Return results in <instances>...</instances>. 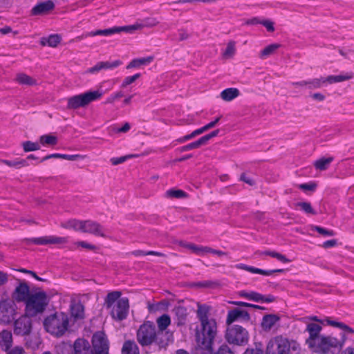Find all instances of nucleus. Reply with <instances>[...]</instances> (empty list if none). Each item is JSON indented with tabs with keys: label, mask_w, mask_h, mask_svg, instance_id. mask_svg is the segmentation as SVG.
<instances>
[{
	"label": "nucleus",
	"mask_w": 354,
	"mask_h": 354,
	"mask_svg": "<svg viewBox=\"0 0 354 354\" xmlns=\"http://www.w3.org/2000/svg\"><path fill=\"white\" fill-rule=\"evenodd\" d=\"M145 27V25L142 24L136 23L133 25L129 26H120V27H113L104 30H98L96 31H92L90 32H88L86 36H96V35H110L115 33H118L122 31L127 32H133L134 30H140Z\"/></svg>",
	"instance_id": "9d476101"
},
{
	"label": "nucleus",
	"mask_w": 354,
	"mask_h": 354,
	"mask_svg": "<svg viewBox=\"0 0 354 354\" xmlns=\"http://www.w3.org/2000/svg\"><path fill=\"white\" fill-rule=\"evenodd\" d=\"M322 325L316 323H309L306 326V331L308 332V337L306 339V344L313 353L329 354L335 350L342 349L344 341L330 335H322Z\"/></svg>",
	"instance_id": "f03ea898"
},
{
	"label": "nucleus",
	"mask_w": 354,
	"mask_h": 354,
	"mask_svg": "<svg viewBox=\"0 0 354 354\" xmlns=\"http://www.w3.org/2000/svg\"><path fill=\"white\" fill-rule=\"evenodd\" d=\"M207 252L212 253L214 254H216L219 257L224 256V255L227 254L226 252H223L221 250H214L209 247H204L203 253H207Z\"/></svg>",
	"instance_id": "6e6d98bb"
},
{
	"label": "nucleus",
	"mask_w": 354,
	"mask_h": 354,
	"mask_svg": "<svg viewBox=\"0 0 354 354\" xmlns=\"http://www.w3.org/2000/svg\"><path fill=\"white\" fill-rule=\"evenodd\" d=\"M326 321L327 322V324L329 326L343 329V330H344L345 331H346V332H348L349 333H354V330L352 328H351L348 326H347L345 324H344L343 322H335V321L330 320L328 318L326 319Z\"/></svg>",
	"instance_id": "79ce46f5"
},
{
	"label": "nucleus",
	"mask_w": 354,
	"mask_h": 354,
	"mask_svg": "<svg viewBox=\"0 0 354 354\" xmlns=\"http://www.w3.org/2000/svg\"><path fill=\"white\" fill-rule=\"evenodd\" d=\"M225 339L230 344L242 346L248 342L249 335L243 327L239 325H233L227 328Z\"/></svg>",
	"instance_id": "6e6552de"
},
{
	"label": "nucleus",
	"mask_w": 354,
	"mask_h": 354,
	"mask_svg": "<svg viewBox=\"0 0 354 354\" xmlns=\"http://www.w3.org/2000/svg\"><path fill=\"white\" fill-rule=\"evenodd\" d=\"M239 91L236 88H228L221 93V97L226 102H230L239 95Z\"/></svg>",
	"instance_id": "c756f323"
},
{
	"label": "nucleus",
	"mask_w": 354,
	"mask_h": 354,
	"mask_svg": "<svg viewBox=\"0 0 354 354\" xmlns=\"http://www.w3.org/2000/svg\"><path fill=\"white\" fill-rule=\"evenodd\" d=\"M136 337L138 343L142 346L156 344L160 347H165L168 345V339H163L156 330L155 326L151 322L147 321L140 326Z\"/></svg>",
	"instance_id": "7ed1b4c3"
},
{
	"label": "nucleus",
	"mask_w": 354,
	"mask_h": 354,
	"mask_svg": "<svg viewBox=\"0 0 354 354\" xmlns=\"http://www.w3.org/2000/svg\"><path fill=\"white\" fill-rule=\"evenodd\" d=\"M127 159V156H121L118 158H112L111 159V162L113 165H117L124 162Z\"/></svg>",
	"instance_id": "69168bd1"
},
{
	"label": "nucleus",
	"mask_w": 354,
	"mask_h": 354,
	"mask_svg": "<svg viewBox=\"0 0 354 354\" xmlns=\"http://www.w3.org/2000/svg\"><path fill=\"white\" fill-rule=\"evenodd\" d=\"M326 321L327 322V324L329 326L343 329V330H344L345 331H346V332H348L349 333H354V330L352 328H351L348 326H347L345 324H344L343 322H335V321L330 320L328 318L326 319Z\"/></svg>",
	"instance_id": "a19ab883"
},
{
	"label": "nucleus",
	"mask_w": 354,
	"mask_h": 354,
	"mask_svg": "<svg viewBox=\"0 0 354 354\" xmlns=\"http://www.w3.org/2000/svg\"><path fill=\"white\" fill-rule=\"evenodd\" d=\"M92 348L95 354H109V342L102 331H97L93 335Z\"/></svg>",
	"instance_id": "9b49d317"
},
{
	"label": "nucleus",
	"mask_w": 354,
	"mask_h": 354,
	"mask_svg": "<svg viewBox=\"0 0 354 354\" xmlns=\"http://www.w3.org/2000/svg\"><path fill=\"white\" fill-rule=\"evenodd\" d=\"M241 180L243 181L244 183H247L249 185H254L255 184V181L252 178L248 176L246 174L243 173L241 174L240 177Z\"/></svg>",
	"instance_id": "bf43d9fd"
},
{
	"label": "nucleus",
	"mask_w": 354,
	"mask_h": 354,
	"mask_svg": "<svg viewBox=\"0 0 354 354\" xmlns=\"http://www.w3.org/2000/svg\"><path fill=\"white\" fill-rule=\"evenodd\" d=\"M262 298L263 295L254 291H250V295L248 297L249 300L254 301L256 302H260Z\"/></svg>",
	"instance_id": "864d4df0"
},
{
	"label": "nucleus",
	"mask_w": 354,
	"mask_h": 354,
	"mask_svg": "<svg viewBox=\"0 0 354 354\" xmlns=\"http://www.w3.org/2000/svg\"><path fill=\"white\" fill-rule=\"evenodd\" d=\"M32 242L36 245L64 244L68 242L66 237H58L55 236H46L32 239Z\"/></svg>",
	"instance_id": "f3484780"
},
{
	"label": "nucleus",
	"mask_w": 354,
	"mask_h": 354,
	"mask_svg": "<svg viewBox=\"0 0 354 354\" xmlns=\"http://www.w3.org/2000/svg\"><path fill=\"white\" fill-rule=\"evenodd\" d=\"M73 315L77 317H82L83 316V306L80 304L75 305L73 308Z\"/></svg>",
	"instance_id": "603ef678"
},
{
	"label": "nucleus",
	"mask_w": 354,
	"mask_h": 354,
	"mask_svg": "<svg viewBox=\"0 0 354 354\" xmlns=\"http://www.w3.org/2000/svg\"><path fill=\"white\" fill-rule=\"evenodd\" d=\"M179 41H184L189 37V35L185 29L178 30Z\"/></svg>",
	"instance_id": "0e129e2a"
},
{
	"label": "nucleus",
	"mask_w": 354,
	"mask_h": 354,
	"mask_svg": "<svg viewBox=\"0 0 354 354\" xmlns=\"http://www.w3.org/2000/svg\"><path fill=\"white\" fill-rule=\"evenodd\" d=\"M243 354H263V352L260 348H247Z\"/></svg>",
	"instance_id": "774afa93"
},
{
	"label": "nucleus",
	"mask_w": 354,
	"mask_h": 354,
	"mask_svg": "<svg viewBox=\"0 0 354 354\" xmlns=\"http://www.w3.org/2000/svg\"><path fill=\"white\" fill-rule=\"evenodd\" d=\"M61 41V38L58 35H51L48 37H43L41 39L42 46H48L50 47H56Z\"/></svg>",
	"instance_id": "2f4dec72"
},
{
	"label": "nucleus",
	"mask_w": 354,
	"mask_h": 354,
	"mask_svg": "<svg viewBox=\"0 0 354 354\" xmlns=\"http://www.w3.org/2000/svg\"><path fill=\"white\" fill-rule=\"evenodd\" d=\"M216 354H234V353L230 350V348L227 345H222Z\"/></svg>",
	"instance_id": "680f3d73"
},
{
	"label": "nucleus",
	"mask_w": 354,
	"mask_h": 354,
	"mask_svg": "<svg viewBox=\"0 0 354 354\" xmlns=\"http://www.w3.org/2000/svg\"><path fill=\"white\" fill-rule=\"evenodd\" d=\"M298 345L295 342H290L288 338L281 335L272 337L267 344L266 354H290L291 351H296Z\"/></svg>",
	"instance_id": "423d86ee"
},
{
	"label": "nucleus",
	"mask_w": 354,
	"mask_h": 354,
	"mask_svg": "<svg viewBox=\"0 0 354 354\" xmlns=\"http://www.w3.org/2000/svg\"><path fill=\"white\" fill-rule=\"evenodd\" d=\"M299 188L304 191H314L316 188L315 183H304L299 185Z\"/></svg>",
	"instance_id": "13d9d810"
},
{
	"label": "nucleus",
	"mask_w": 354,
	"mask_h": 354,
	"mask_svg": "<svg viewBox=\"0 0 354 354\" xmlns=\"http://www.w3.org/2000/svg\"><path fill=\"white\" fill-rule=\"evenodd\" d=\"M297 206L299 207L306 214H311L315 215L317 213L312 207L311 205L308 202H299L297 203Z\"/></svg>",
	"instance_id": "a18cd8bd"
},
{
	"label": "nucleus",
	"mask_w": 354,
	"mask_h": 354,
	"mask_svg": "<svg viewBox=\"0 0 354 354\" xmlns=\"http://www.w3.org/2000/svg\"><path fill=\"white\" fill-rule=\"evenodd\" d=\"M260 254H265L270 256L273 258H276L279 261H280L282 263H289L290 260L286 257V256L281 254V253L277 252L275 251H270V250H266L263 252H261Z\"/></svg>",
	"instance_id": "ea45409f"
},
{
	"label": "nucleus",
	"mask_w": 354,
	"mask_h": 354,
	"mask_svg": "<svg viewBox=\"0 0 354 354\" xmlns=\"http://www.w3.org/2000/svg\"><path fill=\"white\" fill-rule=\"evenodd\" d=\"M32 316L25 315L20 317L15 322L14 332L17 335H28L32 329V322L30 319Z\"/></svg>",
	"instance_id": "4468645a"
},
{
	"label": "nucleus",
	"mask_w": 354,
	"mask_h": 354,
	"mask_svg": "<svg viewBox=\"0 0 354 354\" xmlns=\"http://www.w3.org/2000/svg\"><path fill=\"white\" fill-rule=\"evenodd\" d=\"M39 142L43 145H55L57 143L56 136L52 135H43L39 138Z\"/></svg>",
	"instance_id": "58836bf2"
},
{
	"label": "nucleus",
	"mask_w": 354,
	"mask_h": 354,
	"mask_svg": "<svg viewBox=\"0 0 354 354\" xmlns=\"http://www.w3.org/2000/svg\"><path fill=\"white\" fill-rule=\"evenodd\" d=\"M140 77V73H136L132 76H128V77H126L122 83V85L121 86L124 88L126 86H127L128 85L132 84L133 82H134L137 79H138L139 77Z\"/></svg>",
	"instance_id": "de8ad7c7"
},
{
	"label": "nucleus",
	"mask_w": 354,
	"mask_h": 354,
	"mask_svg": "<svg viewBox=\"0 0 354 354\" xmlns=\"http://www.w3.org/2000/svg\"><path fill=\"white\" fill-rule=\"evenodd\" d=\"M353 77V73H346L344 75H329L326 77H324L325 84H332L334 83L342 82L344 81L349 80Z\"/></svg>",
	"instance_id": "a878e982"
},
{
	"label": "nucleus",
	"mask_w": 354,
	"mask_h": 354,
	"mask_svg": "<svg viewBox=\"0 0 354 354\" xmlns=\"http://www.w3.org/2000/svg\"><path fill=\"white\" fill-rule=\"evenodd\" d=\"M49 304V298L46 292L39 290L32 292L25 303V312L26 315L35 317L44 312Z\"/></svg>",
	"instance_id": "39448f33"
},
{
	"label": "nucleus",
	"mask_w": 354,
	"mask_h": 354,
	"mask_svg": "<svg viewBox=\"0 0 354 354\" xmlns=\"http://www.w3.org/2000/svg\"><path fill=\"white\" fill-rule=\"evenodd\" d=\"M179 245L187 248L190 250L192 252L196 254H201L203 253L204 247L201 245H197L194 243H186L184 241H179L178 242Z\"/></svg>",
	"instance_id": "e433bc0d"
},
{
	"label": "nucleus",
	"mask_w": 354,
	"mask_h": 354,
	"mask_svg": "<svg viewBox=\"0 0 354 354\" xmlns=\"http://www.w3.org/2000/svg\"><path fill=\"white\" fill-rule=\"evenodd\" d=\"M124 96V93L122 91H118L115 93L111 94L106 101V103L108 104H112L117 99L120 98Z\"/></svg>",
	"instance_id": "3c124183"
},
{
	"label": "nucleus",
	"mask_w": 354,
	"mask_h": 354,
	"mask_svg": "<svg viewBox=\"0 0 354 354\" xmlns=\"http://www.w3.org/2000/svg\"><path fill=\"white\" fill-rule=\"evenodd\" d=\"M307 89H318L324 86L325 84L324 77L307 80Z\"/></svg>",
	"instance_id": "473e14b6"
},
{
	"label": "nucleus",
	"mask_w": 354,
	"mask_h": 354,
	"mask_svg": "<svg viewBox=\"0 0 354 354\" xmlns=\"http://www.w3.org/2000/svg\"><path fill=\"white\" fill-rule=\"evenodd\" d=\"M268 32H273L274 30V23L270 20H262L261 22Z\"/></svg>",
	"instance_id": "052dcab7"
},
{
	"label": "nucleus",
	"mask_w": 354,
	"mask_h": 354,
	"mask_svg": "<svg viewBox=\"0 0 354 354\" xmlns=\"http://www.w3.org/2000/svg\"><path fill=\"white\" fill-rule=\"evenodd\" d=\"M23 149L25 152L34 151L40 149V145L37 142L26 141L22 143Z\"/></svg>",
	"instance_id": "c03bdc74"
},
{
	"label": "nucleus",
	"mask_w": 354,
	"mask_h": 354,
	"mask_svg": "<svg viewBox=\"0 0 354 354\" xmlns=\"http://www.w3.org/2000/svg\"><path fill=\"white\" fill-rule=\"evenodd\" d=\"M235 267L238 269L244 270L251 273L259 274L265 276H270L274 272H282L283 271L282 269L266 270L253 266H250L243 263L236 264Z\"/></svg>",
	"instance_id": "412c9836"
},
{
	"label": "nucleus",
	"mask_w": 354,
	"mask_h": 354,
	"mask_svg": "<svg viewBox=\"0 0 354 354\" xmlns=\"http://www.w3.org/2000/svg\"><path fill=\"white\" fill-rule=\"evenodd\" d=\"M6 354H25V350L23 347L17 346H15L12 349H9L8 351H6Z\"/></svg>",
	"instance_id": "4d7b16f0"
},
{
	"label": "nucleus",
	"mask_w": 354,
	"mask_h": 354,
	"mask_svg": "<svg viewBox=\"0 0 354 354\" xmlns=\"http://www.w3.org/2000/svg\"><path fill=\"white\" fill-rule=\"evenodd\" d=\"M30 287L28 283L24 281H20L18 286L15 288L12 292V299L17 302H24L30 296Z\"/></svg>",
	"instance_id": "2eb2a0df"
},
{
	"label": "nucleus",
	"mask_w": 354,
	"mask_h": 354,
	"mask_svg": "<svg viewBox=\"0 0 354 354\" xmlns=\"http://www.w3.org/2000/svg\"><path fill=\"white\" fill-rule=\"evenodd\" d=\"M165 196L167 198H182L186 196V193L180 189H171L165 192Z\"/></svg>",
	"instance_id": "37998d69"
},
{
	"label": "nucleus",
	"mask_w": 354,
	"mask_h": 354,
	"mask_svg": "<svg viewBox=\"0 0 354 354\" xmlns=\"http://www.w3.org/2000/svg\"><path fill=\"white\" fill-rule=\"evenodd\" d=\"M103 92L99 90L88 91L85 93L73 95L67 100V109H77L80 107H85L91 102L101 98Z\"/></svg>",
	"instance_id": "0eeeda50"
},
{
	"label": "nucleus",
	"mask_w": 354,
	"mask_h": 354,
	"mask_svg": "<svg viewBox=\"0 0 354 354\" xmlns=\"http://www.w3.org/2000/svg\"><path fill=\"white\" fill-rule=\"evenodd\" d=\"M129 308V299L127 297H122L118 302L111 307V317L118 321H122L127 317Z\"/></svg>",
	"instance_id": "f8f14e48"
},
{
	"label": "nucleus",
	"mask_w": 354,
	"mask_h": 354,
	"mask_svg": "<svg viewBox=\"0 0 354 354\" xmlns=\"http://www.w3.org/2000/svg\"><path fill=\"white\" fill-rule=\"evenodd\" d=\"M250 315L246 310L234 308L228 311L226 323L227 324H231L239 319L248 321L250 320Z\"/></svg>",
	"instance_id": "6ab92c4d"
},
{
	"label": "nucleus",
	"mask_w": 354,
	"mask_h": 354,
	"mask_svg": "<svg viewBox=\"0 0 354 354\" xmlns=\"http://www.w3.org/2000/svg\"><path fill=\"white\" fill-rule=\"evenodd\" d=\"M172 312L174 314V322L177 326H181L185 324L187 317V310L185 306H176Z\"/></svg>",
	"instance_id": "aec40b11"
},
{
	"label": "nucleus",
	"mask_w": 354,
	"mask_h": 354,
	"mask_svg": "<svg viewBox=\"0 0 354 354\" xmlns=\"http://www.w3.org/2000/svg\"><path fill=\"white\" fill-rule=\"evenodd\" d=\"M1 163L5 164L10 167H13L15 169H20L21 167H27L29 165L28 160L26 159L20 158H17L13 160L1 159L0 164Z\"/></svg>",
	"instance_id": "c85d7f7f"
},
{
	"label": "nucleus",
	"mask_w": 354,
	"mask_h": 354,
	"mask_svg": "<svg viewBox=\"0 0 354 354\" xmlns=\"http://www.w3.org/2000/svg\"><path fill=\"white\" fill-rule=\"evenodd\" d=\"M152 60H153L152 57H147L134 59L127 66V68L129 69V68H137L142 65H147V64L151 63L152 62Z\"/></svg>",
	"instance_id": "72a5a7b5"
},
{
	"label": "nucleus",
	"mask_w": 354,
	"mask_h": 354,
	"mask_svg": "<svg viewBox=\"0 0 354 354\" xmlns=\"http://www.w3.org/2000/svg\"><path fill=\"white\" fill-rule=\"evenodd\" d=\"M80 158H82V156L79 154L68 155V154H62V153H52V154L47 155L45 157H44L41 160L40 162L45 161L50 158H62V159H65V160H68L74 161Z\"/></svg>",
	"instance_id": "7c9ffc66"
},
{
	"label": "nucleus",
	"mask_w": 354,
	"mask_h": 354,
	"mask_svg": "<svg viewBox=\"0 0 354 354\" xmlns=\"http://www.w3.org/2000/svg\"><path fill=\"white\" fill-rule=\"evenodd\" d=\"M279 321V316H277L276 315H273V314L266 315L263 316V317L262 319L261 327L264 330L268 331Z\"/></svg>",
	"instance_id": "b1692460"
},
{
	"label": "nucleus",
	"mask_w": 354,
	"mask_h": 354,
	"mask_svg": "<svg viewBox=\"0 0 354 354\" xmlns=\"http://www.w3.org/2000/svg\"><path fill=\"white\" fill-rule=\"evenodd\" d=\"M16 80L20 84H24V85L32 86V85H35L37 84V82L35 80H34L31 77H30L24 73L18 74L17 75Z\"/></svg>",
	"instance_id": "4c0bfd02"
},
{
	"label": "nucleus",
	"mask_w": 354,
	"mask_h": 354,
	"mask_svg": "<svg viewBox=\"0 0 354 354\" xmlns=\"http://www.w3.org/2000/svg\"><path fill=\"white\" fill-rule=\"evenodd\" d=\"M12 345V333L7 330L0 332V351H8Z\"/></svg>",
	"instance_id": "4be33fe9"
},
{
	"label": "nucleus",
	"mask_w": 354,
	"mask_h": 354,
	"mask_svg": "<svg viewBox=\"0 0 354 354\" xmlns=\"http://www.w3.org/2000/svg\"><path fill=\"white\" fill-rule=\"evenodd\" d=\"M122 295V292L120 291H112L109 292L104 299V305L107 309L111 308V307L113 306L118 301L121 299L120 297Z\"/></svg>",
	"instance_id": "cd10ccee"
},
{
	"label": "nucleus",
	"mask_w": 354,
	"mask_h": 354,
	"mask_svg": "<svg viewBox=\"0 0 354 354\" xmlns=\"http://www.w3.org/2000/svg\"><path fill=\"white\" fill-rule=\"evenodd\" d=\"M122 354H140L139 348L133 340H127L124 342Z\"/></svg>",
	"instance_id": "bb28decb"
},
{
	"label": "nucleus",
	"mask_w": 354,
	"mask_h": 354,
	"mask_svg": "<svg viewBox=\"0 0 354 354\" xmlns=\"http://www.w3.org/2000/svg\"><path fill=\"white\" fill-rule=\"evenodd\" d=\"M280 47V44H272L267 46L264 48L260 53V58L265 59L270 55H272Z\"/></svg>",
	"instance_id": "c9c22d12"
},
{
	"label": "nucleus",
	"mask_w": 354,
	"mask_h": 354,
	"mask_svg": "<svg viewBox=\"0 0 354 354\" xmlns=\"http://www.w3.org/2000/svg\"><path fill=\"white\" fill-rule=\"evenodd\" d=\"M313 230L324 236H333L335 235L334 231L327 230L319 226H315Z\"/></svg>",
	"instance_id": "09e8293b"
},
{
	"label": "nucleus",
	"mask_w": 354,
	"mask_h": 354,
	"mask_svg": "<svg viewBox=\"0 0 354 354\" xmlns=\"http://www.w3.org/2000/svg\"><path fill=\"white\" fill-rule=\"evenodd\" d=\"M198 146L197 145L196 141H194L193 142H191L187 145L183 146L179 149V151L180 152H184L189 150H192L194 149H198Z\"/></svg>",
	"instance_id": "5fc2aeb1"
},
{
	"label": "nucleus",
	"mask_w": 354,
	"mask_h": 354,
	"mask_svg": "<svg viewBox=\"0 0 354 354\" xmlns=\"http://www.w3.org/2000/svg\"><path fill=\"white\" fill-rule=\"evenodd\" d=\"M104 231V227L99 223L91 220L85 221L83 229L84 233H90L95 236L105 237L106 235Z\"/></svg>",
	"instance_id": "dca6fc26"
},
{
	"label": "nucleus",
	"mask_w": 354,
	"mask_h": 354,
	"mask_svg": "<svg viewBox=\"0 0 354 354\" xmlns=\"http://www.w3.org/2000/svg\"><path fill=\"white\" fill-rule=\"evenodd\" d=\"M171 317L167 314H163L156 319V324L158 327V333L159 335L163 337V339H168V344L173 341V333L167 330L168 326L171 324Z\"/></svg>",
	"instance_id": "ddd939ff"
},
{
	"label": "nucleus",
	"mask_w": 354,
	"mask_h": 354,
	"mask_svg": "<svg viewBox=\"0 0 354 354\" xmlns=\"http://www.w3.org/2000/svg\"><path fill=\"white\" fill-rule=\"evenodd\" d=\"M68 317L64 313H55L44 320L46 330L57 337L62 336L68 327Z\"/></svg>",
	"instance_id": "20e7f679"
},
{
	"label": "nucleus",
	"mask_w": 354,
	"mask_h": 354,
	"mask_svg": "<svg viewBox=\"0 0 354 354\" xmlns=\"http://www.w3.org/2000/svg\"><path fill=\"white\" fill-rule=\"evenodd\" d=\"M74 354H95L88 340L78 338L73 344Z\"/></svg>",
	"instance_id": "a211bd4d"
},
{
	"label": "nucleus",
	"mask_w": 354,
	"mask_h": 354,
	"mask_svg": "<svg viewBox=\"0 0 354 354\" xmlns=\"http://www.w3.org/2000/svg\"><path fill=\"white\" fill-rule=\"evenodd\" d=\"M16 304L10 299H3L0 301V322L10 323L15 318Z\"/></svg>",
	"instance_id": "1a4fd4ad"
},
{
	"label": "nucleus",
	"mask_w": 354,
	"mask_h": 354,
	"mask_svg": "<svg viewBox=\"0 0 354 354\" xmlns=\"http://www.w3.org/2000/svg\"><path fill=\"white\" fill-rule=\"evenodd\" d=\"M235 53V42L234 41H231L228 42L226 49L223 53V56L225 57H231L234 55Z\"/></svg>",
	"instance_id": "49530a36"
},
{
	"label": "nucleus",
	"mask_w": 354,
	"mask_h": 354,
	"mask_svg": "<svg viewBox=\"0 0 354 354\" xmlns=\"http://www.w3.org/2000/svg\"><path fill=\"white\" fill-rule=\"evenodd\" d=\"M333 160V157L322 158L315 162L314 166L317 169L324 171L329 167Z\"/></svg>",
	"instance_id": "f704fd0d"
},
{
	"label": "nucleus",
	"mask_w": 354,
	"mask_h": 354,
	"mask_svg": "<svg viewBox=\"0 0 354 354\" xmlns=\"http://www.w3.org/2000/svg\"><path fill=\"white\" fill-rule=\"evenodd\" d=\"M85 221H80L77 219H71L61 224V226L65 229H73L75 231H81L83 232Z\"/></svg>",
	"instance_id": "393cba45"
},
{
	"label": "nucleus",
	"mask_w": 354,
	"mask_h": 354,
	"mask_svg": "<svg viewBox=\"0 0 354 354\" xmlns=\"http://www.w3.org/2000/svg\"><path fill=\"white\" fill-rule=\"evenodd\" d=\"M290 84L295 88H301L307 89V80H302L299 82H291Z\"/></svg>",
	"instance_id": "e2e57ef3"
},
{
	"label": "nucleus",
	"mask_w": 354,
	"mask_h": 354,
	"mask_svg": "<svg viewBox=\"0 0 354 354\" xmlns=\"http://www.w3.org/2000/svg\"><path fill=\"white\" fill-rule=\"evenodd\" d=\"M209 140L210 138L207 134L200 138L198 140H196L198 148L202 145H206Z\"/></svg>",
	"instance_id": "338daca9"
},
{
	"label": "nucleus",
	"mask_w": 354,
	"mask_h": 354,
	"mask_svg": "<svg viewBox=\"0 0 354 354\" xmlns=\"http://www.w3.org/2000/svg\"><path fill=\"white\" fill-rule=\"evenodd\" d=\"M209 307L198 304L197 317L201 322V330L196 332L197 354H212L213 341L217 333L216 322L209 319Z\"/></svg>",
	"instance_id": "f257e3e1"
},
{
	"label": "nucleus",
	"mask_w": 354,
	"mask_h": 354,
	"mask_svg": "<svg viewBox=\"0 0 354 354\" xmlns=\"http://www.w3.org/2000/svg\"><path fill=\"white\" fill-rule=\"evenodd\" d=\"M54 6L55 5L52 1L41 2L33 7L32 13L34 15L46 14L53 10Z\"/></svg>",
	"instance_id": "5701e85b"
},
{
	"label": "nucleus",
	"mask_w": 354,
	"mask_h": 354,
	"mask_svg": "<svg viewBox=\"0 0 354 354\" xmlns=\"http://www.w3.org/2000/svg\"><path fill=\"white\" fill-rule=\"evenodd\" d=\"M103 69L114 68L122 64L121 61L115 60L113 62H101Z\"/></svg>",
	"instance_id": "8fccbe9b"
}]
</instances>
